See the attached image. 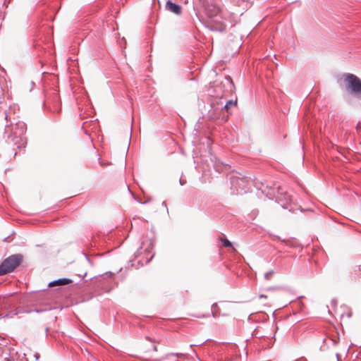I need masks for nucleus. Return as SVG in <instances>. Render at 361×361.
<instances>
[{
	"mask_svg": "<svg viewBox=\"0 0 361 361\" xmlns=\"http://www.w3.org/2000/svg\"><path fill=\"white\" fill-rule=\"evenodd\" d=\"M23 262L22 254H13L5 258L0 263V276L13 272Z\"/></svg>",
	"mask_w": 361,
	"mask_h": 361,
	"instance_id": "f257e3e1",
	"label": "nucleus"
},
{
	"mask_svg": "<svg viewBox=\"0 0 361 361\" xmlns=\"http://www.w3.org/2000/svg\"><path fill=\"white\" fill-rule=\"evenodd\" d=\"M231 189L236 194L246 193L250 191L252 186V180L247 177L232 176L230 178Z\"/></svg>",
	"mask_w": 361,
	"mask_h": 361,
	"instance_id": "f03ea898",
	"label": "nucleus"
},
{
	"mask_svg": "<svg viewBox=\"0 0 361 361\" xmlns=\"http://www.w3.org/2000/svg\"><path fill=\"white\" fill-rule=\"evenodd\" d=\"M20 313H21L20 307H12L10 300L6 298H0V319L4 317L12 318Z\"/></svg>",
	"mask_w": 361,
	"mask_h": 361,
	"instance_id": "7ed1b4c3",
	"label": "nucleus"
},
{
	"mask_svg": "<svg viewBox=\"0 0 361 361\" xmlns=\"http://www.w3.org/2000/svg\"><path fill=\"white\" fill-rule=\"evenodd\" d=\"M114 274L111 271L99 276L95 279L98 287L105 292L111 291L115 286L116 283L113 279Z\"/></svg>",
	"mask_w": 361,
	"mask_h": 361,
	"instance_id": "20e7f679",
	"label": "nucleus"
},
{
	"mask_svg": "<svg viewBox=\"0 0 361 361\" xmlns=\"http://www.w3.org/2000/svg\"><path fill=\"white\" fill-rule=\"evenodd\" d=\"M345 81L347 83V88L351 93L357 97H361V80L353 74L348 73L345 75Z\"/></svg>",
	"mask_w": 361,
	"mask_h": 361,
	"instance_id": "39448f33",
	"label": "nucleus"
},
{
	"mask_svg": "<svg viewBox=\"0 0 361 361\" xmlns=\"http://www.w3.org/2000/svg\"><path fill=\"white\" fill-rule=\"evenodd\" d=\"M11 133L7 134V133H5L6 135L4 136V138L6 139V142L9 144L12 145L13 146H16L18 149H20L22 147V135H23V130L19 129L17 127H15V128H12L11 129Z\"/></svg>",
	"mask_w": 361,
	"mask_h": 361,
	"instance_id": "423d86ee",
	"label": "nucleus"
},
{
	"mask_svg": "<svg viewBox=\"0 0 361 361\" xmlns=\"http://www.w3.org/2000/svg\"><path fill=\"white\" fill-rule=\"evenodd\" d=\"M209 27L212 31L224 32L226 25L216 17L209 23Z\"/></svg>",
	"mask_w": 361,
	"mask_h": 361,
	"instance_id": "0eeeda50",
	"label": "nucleus"
},
{
	"mask_svg": "<svg viewBox=\"0 0 361 361\" xmlns=\"http://www.w3.org/2000/svg\"><path fill=\"white\" fill-rule=\"evenodd\" d=\"M276 199L279 202H281V206L283 208H286L287 207L286 204H288L291 202L292 201V197L287 192L283 193H279V195L276 197Z\"/></svg>",
	"mask_w": 361,
	"mask_h": 361,
	"instance_id": "6e6552de",
	"label": "nucleus"
},
{
	"mask_svg": "<svg viewBox=\"0 0 361 361\" xmlns=\"http://www.w3.org/2000/svg\"><path fill=\"white\" fill-rule=\"evenodd\" d=\"M166 8L176 14H180L181 13V6L178 4H174L170 0L166 1Z\"/></svg>",
	"mask_w": 361,
	"mask_h": 361,
	"instance_id": "1a4fd4ad",
	"label": "nucleus"
},
{
	"mask_svg": "<svg viewBox=\"0 0 361 361\" xmlns=\"http://www.w3.org/2000/svg\"><path fill=\"white\" fill-rule=\"evenodd\" d=\"M71 283V280L68 279H59L57 280H54L49 283V287H53L55 286H64Z\"/></svg>",
	"mask_w": 361,
	"mask_h": 361,
	"instance_id": "9d476101",
	"label": "nucleus"
},
{
	"mask_svg": "<svg viewBox=\"0 0 361 361\" xmlns=\"http://www.w3.org/2000/svg\"><path fill=\"white\" fill-rule=\"evenodd\" d=\"M237 102L233 100H229L226 102L223 109L226 111H228V109L231 108V106H236Z\"/></svg>",
	"mask_w": 361,
	"mask_h": 361,
	"instance_id": "9b49d317",
	"label": "nucleus"
},
{
	"mask_svg": "<svg viewBox=\"0 0 361 361\" xmlns=\"http://www.w3.org/2000/svg\"><path fill=\"white\" fill-rule=\"evenodd\" d=\"M274 274V271H269L268 272H266L264 274V279L267 281L270 280Z\"/></svg>",
	"mask_w": 361,
	"mask_h": 361,
	"instance_id": "f8f14e48",
	"label": "nucleus"
},
{
	"mask_svg": "<svg viewBox=\"0 0 361 361\" xmlns=\"http://www.w3.org/2000/svg\"><path fill=\"white\" fill-rule=\"evenodd\" d=\"M222 242L224 247H230L232 246L231 243L227 239L223 240Z\"/></svg>",
	"mask_w": 361,
	"mask_h": 361,
	"instance_id": "ddd939ff",
	"label": "nucleus"
},
{
	"mask_svg": "<svg viewBox=\"0 0 361 361\" xmlns=\"http://www.w3.org/2000/svg\"><path fill=\"white\" fill-rule=\"evenodd\" d=\"M51 308L50 307H46L44 309H36L35 311L37 312H43V311H46V310H51Z\"/></svg>",
	"mask_w": 361,
	"mask_h": 361,
	"instance_id": "4468645a",
	"label": "nucleus"
},
{
	"mask_svg": "<svg viewBox=\"0 0 361 361\" xmlns=\"http://www.w3.org/2000/svg\"><path fill=\"white\" fill-rule=\"evenodd\" d=\"M35 86V82L33 81H30V83H29V87H30V91L32 90V88Z\"/></svg>",
	"mask_w": 361,
	"mask_h": 361,
	"instance_id": "2eb2a0df",
	"label": "nucleus"
},
{
	"mask_svg": "<svg viewBox=\"0 0 361 361\" xmlns=\"http://www.w3.org/2000/svg\"><path fill=\"white\" fill-rule=\"evenodd\" d=\"M179 182H180V184L181 185H185L186 183V180L185 179H183V178H180Z\"/></svg>",
	"mask_w": 361,
	"mask_h": 361,
	"instance_id": "dca6fc26",
	"label": "nucleus"
},
{
	"mask_svg": "<svg viewBox=\"0 0 361 361\" xmlns=\"http://www.w3.org/2000/svg\"><path fill=\"white\" fill-rule=\"evenodd\" d=\"M204 342H205V341H202V342H201V343H200L195 344V345L191 344V345H190V347H192V346H195H195L201 345L204 344Z\"/></svg>",
	"mask_w": 361,
	"mask_h": 361,
	"instance_id": "f3484780",
	"label": "nucleus"
},
{
	"mask_svg": "<svg viewBox=\"0 0 361 361\" xmlns=\"http://www.w3.org/2000/svg\"><path fill=\"white\" fill-rule=\"evenodd\" d=\"M34 357L35 359V360H37L39 357V355L37 353H36L35 355H34Z\"/></svg>",
	"mask_w": 361,
	"mask_h": 361,
	"instance_id": "a211bd4d",
	"label": "nucleus"
},
{
	"mask_svg": "<svg viewBox=\"0 0 361 361\" xmlns=\"http://www.w3.org/2000/svg\"><path fill=\"white\" fill-rule=\"evenodd\" d=\"M259 297L260 298H267V295H263V294L259 295Z\"/></svg>",
	"mask_w": 361,
	"mask_h": 361,
	"instance_id": "6ab92c4d",
	"label": "nucleus"
},
{
	"mask_svg": "<svg viewBox=\"0 0 361 361\" xmlns=\"http://www.w3.org/2000/svg\"><path fill=\"white\" fill-rule=\"evenodd\" d=\"M10 238V236H7L6 238H4L3 241L4 242H8V239Z\"/></svg>",
	"mask_w": 361,
	"mask_h": 361,
	"instance_id": "aec40b11",
	"label": "nucleus"
},
{
	"mask_svg": "<svg viewBox=\"0 0 361 361\" xmlns=\"http://www.w3.org/2000/svg\"><path fill=\"white\" fill-rule=\"evenodd\" d=\"M5 361H13V360L10 359L9 357H6Z\"/></svg>",
	"mask_w": 361,
	"mask_h": 361,
	"instance_id": "412c9836",
	"label": "nucleus"
},
{
	"mask_svg": "<svg viewBox=\"0 0 361 361\" xmlns=\"http://www.w3.org/2000/svg\"><path fill=\"white\" fill-rule=\"evenodd\" d=\"M336 357H337V360H339L340 355L338 353H336Z\"/></svg>",
	"mask_w": 361,
	"mask_h": 361,
	"instance_id": "4be33fe9",
	"label": "nucleus"
},
{
	"mask_svg": "<svg viewBox=\"0 0 361 361\" xmlns=\"http://www.w3.org/2000/svg\"><path fill=\"white\" fill-rule=\"evenodd\" d=\"M351 315H352V313L350 312L348 314V315H347V316H348V317H351Z\"/></svg>",
	"mask_w": 361,
	"mask_h": 361,
	"instance_id": "5701e85b",
	"label": "nucleus"
},
{
	"mask_svg": "<svg viewBox=\"0 0 361 361\" xmlns=\"http://www.w3.org/2000/svg\"><path fill=\"white\" fill-rule=\"evenodd\" d=\"M171 355L174 356V357H178V354H171Z\"/></svg>",
	"mask_w": 361,
	"mask_h": 361,
	"instance_id": "b1692460",
	"label": "nucleus"
},
{
	"mask_svg": "<svg viewBox=\"0 0 361 361\" xmlns=\"http://www.w3.org/2000/svg\"><path fill=\"white\" fill-rule=\"evenodd\" d=\"M332 341L334 342V345H336L337 343L336 341L334 340H332Z\"/></svg>",
	"mask_w": 361,
	"mask_h": 361,
	"instance_id": "393cba45",
	"label": "nucleus"
},
{
	"mask_svg": "<svg viewBox=\"0 0 361 361\" xmlns=\"http://www.w3.org/2000/svg\"><path fill=\"white\" fill-rule=\"evenodd\" d=\"M149 245L152 247H153V243L152 242H150Z\"/></svg>",
	"mask_w": 361,
	"mask_h": 361,
	"instance_id": "a878e982",
	"label": "nucleus"
},
{
	"mask_svg": "<svg viewBox=\"0 0 361 361\" xmlns=\"http://www.w3.org/2000/svg\"><path fill=\"white\" fill-rule=\"evenodd\" d=\"M23 356H24V359H25V356H26L25 353L23 354Z\"/></svg>",
	"mask_w": 361,
	"mask_h": 361,
	"instance_id": "bb28decb",
	"label": "nucleus"
},
{
	"mask_svg": "<svg viewBox=\"0 0 361 361\" xmlns=\"http://www.w3.org/2000/svg\"><path fill=\"white\" fill-rule=\"evenodd\" d=\"M174 361H178V360H175Z\"/></svg>",
	"mask_w": 361,
	"mask_h": 361,
	"instance_id": "cd10ccee",
	"label": "nucleus"
},
{
	"mask_svg": "<svg viewBox=\"0 0 361 361\" xmlns=\"http://www.w3.org/2000/svg\"><path fill=\"white\" fill-rule=\"evenodd\" d=\"M155 361H158V360H155Z\"/></svg>",
	"mask_w": 361,
	"mask_h": 361,
	"instance_id": "c85d7f7f",
	"label": "nucleus"
}]
</instances>
